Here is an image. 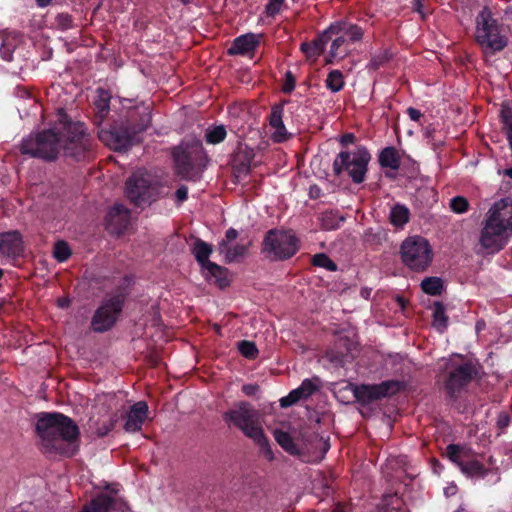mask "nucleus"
I'll list each match as a JSON object with an SVG mask.
<instances>
[{
    "mask_svg": "<svg viewBox=\"0 0 512 512\" xmlns=\"http://www.w3.org/2000/svg\"><path fill=\"white\" fill-rule=\"evenodd\" d=\"M19 149L23 155L46 162L55 161L61 151L65 157L80 162L93 157L94 140L83 122L73 121L65 110L60 108L57 110L54 124L23 138Z\"/></svg>",
    "mask_w": 512,
    "mask_h": 512,
    "instance_id": "f257e3e1",
    "label": "nucleus"
},
{
    "mask_svg": "<svg viewBox=\"0 0 512 512\" xmlns=\"http://www.w3.org/2000/svg\"><path fill=\"white\" fill-rule=\"evenodd\" d=\"M35 432L41 451L49 456L71 458L79 451L80 429L76 422L60 412L37 414Z\"/></svg>",
    "mask_w": 512,
    "mask_h": 512,
    "instance_id": "f03ea898",
    "label": "nucleus"
},
{
    "mask_svg": "<svg viewBox=\"0 0 512 512\" xmlns=\"http://www.w3.org/2000/svg\"><path fill=\"white\" fill-rule=\"evenodd\" d=\"M512 236V202L501 199L486 213L479 243L489 254L500 252Z\"/></svg>",
    "mask_w": 512,
    "mask_h": 512,
    "instance_id": "7ed1b4c3",
    "label": "nucleus"
},
{
    "mask_svg": "<svg viewBox=\"0 0 512 512\" xmlns=\"http://www.w3.org/2000/svg\"><path fill=\"white\" fill-rule=\"evenodd\" d=\"M150 124L151 114L148 107L132 109L124 120L115 122L109 129H100L98 138L114 151H126L139 141L138 135Z\"/></svg>",
    "mask_w": 512,
    "mask_h": 512,
    "instance_id": "20e7f679",
    "label": "nucleus"
},
{
    "mask_svg": "<svg viewBox=\"0 0 512 512\" xmlns=\"http://www.w3.org/2000/svg\"><path fill=\"white\" fill-rule=\"evenodd\" d=\"M223 420L229 427L239 429L246 437L252 439L269 460L273 459L269 440L259 422L258 411L249 402L240 401L235 404L233 408L223 413Z\"/></svg>",
    "mask_w": 512,
    "mask_h": 512,
    "instance_id": "39448f33",
    "label": "nucleus"
},
{
    "mask_svg": "<svg viewBox=\"0 0 512 512\" xmlns=\"http://www.w3.org/2000/svg\"><path fill=\"white\" fill-rule=\"evenodd\" d=\"M325 34L331 42L330 50L325 58V64H333L336 60H342L351 53V46L362 41L364 29L348 20L332 22Z\"/></svg>",
    "mask_w": 512,
    "mask_h": 512,
    "instance_id": "423d86ee",
    "label": "nucleus"
},
{
    "mask_svg": "<svg viewBox=\"0 0 512 512\" xmlns=\"http://www.w3.org/2000/svg\"><path fill=\"white\" fill-rule=\"evenodd\" d=\"M175 173L184 180L196 182L201 178L202 171L208 161L207 155L199 140L184 142L172 152Z\"/></svg>",
    "mask_w": 512,
    "mask_h": 512,
    "instance_id": "0eeeda50",
    "label": "nucleus"
},
{
    "mask_svg": "<svg viewBox=\"0 0 512 512\" xmlns=\"http://www.w3.org/2000/svg\"><path fill=\"white\" fill-rule=\"evenodd\" d=\"M476 375L477 369L470 361L447 362L438 377V383L445 394V400L449 403L456 402L467 391Z\"/></svg>",
    "mask_w": 512,
    "mask_h": 512,
    "instance_id": "6e6552de",
    "label": "nucleus"
},
{
    "mask_svg": "<svg viewBox=\"0 0 512 512\" xmlns=\"http://www.w3.org/2000/svg\"><path fill=\"white\" fill-rule=\"evenodd\" d=\"M129 293L128 285L123 283L117 285L106 296L92 316L91 328L94 332L103 333L115 325L123 311Z\"/></svg>",
    "mask_w": 512,
    "mask_h": 512,
    "instance_id": "1a4fd4ad",
    "label": "nucleus"
},
{
    "mask_svg": "<svg viewBox=\"0 0 512 512\" xmlns=\"http://www.w3.org/2000/svg\"><path fill=\"white\" fill-rule=\"evenodd\" d=\"M475 40L485 55H494L508 44V37L501 32V25L487 7L476 17Z\"/></svg>",
    "mask_w": 512,
    "mask_h": 512,
    "instance_id": "9d476101",
    "label": "nucleus"
},
{
    "mask_svg": "<svg viewBox=\"0 0 512 512\" xmlns=\"http://www.w3.org/2000/svg\"><path fill=\"white\" fill-rule=\"evenodd\" d=\"M299 239L290 231L270 229L262 242V252L272 261L292 258L299 250Z\"/></svg>",
    "mask_w": 512,
    "mask_h": 512,
    "instance_id": "9b49d317",
    "label": "nucleus"
},
{
    "mask_svg": "<svg viewBox=\"0 0 512 512\" xmlns=\"http://www.w3.org/2000/svg\"><path fill=\"white\" fill-rule=\"evenodd\" d=\"M370 160L371 155L364 146L357 147L352 154L341 151L333 161L334 175L340 176L343 172H347L355 184H360L365 180Z\"/></svg>",
    "mask_w": 512,
    "mask_h": 512,
    "instance_id": "f8f14e48",
    "label": "nucleus"
},
{
    "mask_svg": "<svg viewBox=\"0 0 512 512\" xmlns=\"http://www.w3.org/2000/svg\"><path fill=\"white\" fill-rule=\"evenodd\" d=\"M159 185L149 175L133 173L125 183V195L135 207H143L155 201Z\"/></svg>",
    "mask_w": 512,
    "mask_h": 512,
    "instance_id": "ddd939ff",
    "label": "nucleus"
},
{
    "mask_svg": "<svg viewBox=\"0 0 512 512\" xmlns=\"http://www.w3.org/2000/svg\"><path fill=\"white\" fill-rule=\"evenodd\" d=\"M401 259L411 270H426L432 262V251L428 241L422 237L407 238L401 245Z\"/></svg>",
    "mask_w": 512,
    "mask_h": 512,
    "instance_id": "4468645a",
    "label": "nucleus"
},
{
    "mask_svg": "<svg viewBox=\"0 0 512 512\" xmlns=\"http://www.w3.org/2000/svg\"><path fill=\"white\" fill-rule=\"evenodd\" d=\"M403 382L399 380H386L379 384L351 385L355 400L361 405L393 396L403 389Z\"/></svg>",
    "mask_w": 512,
    "mask_h": 512,
    "instance_id": "2eb2a0df",
    "label": "nucleus"
},
{
    "mask_svg": "<svg viewBox=\"0 0 512 512\" xmlns=\"http://www.w3.org/2000/svg\"><path fill=\"white\" fill-rule=\"evenodd\" d=\"M24 246L22 236L18 231H9L0 234V255L15 259L23 254Z\"/></svg>",
    "mask_w": 512,
    "mask_h": 512,
    "instance_id": "dca6fc26",
    "label": "nucleus"
},
{
    "mask_svg": "<svg viewBox=\"0 0 512 512\" xmlns=\"http://www.w3.org/2000/svg\"><path fill=\"white\" fill-rule=\"evenodd\" d=\"M288 102V100H283L274 104L269 114V125L275 130L273 140L277 143H282L289 139V134L283 122L284 106Z\"/></svg>",
    "mask_w": 512,
    "mask_h": 512,
    "instance_id": "f3484780",
    "label": "nucleus"
},
{
    "mask_svg": "<svg viewBox=\"0 0 512 512\" xmlns=\"http://www.w3.org/2000/svg\"><path fill=\"white\" fill-rule=\"evenodd\" d=\"M130 211L122 204H116L107 214V228L118 235L130 225Z\"/></svg>",
    "mask_w": 512,
    "mask_h": 512,
    "instance_id": "a211bd4d",
    "label": "nucleus"
},
{
    "mask_svg": "<svg viewBox=\"0 0 512 512\" xmlns=\"http://www.w3.org/2000/svg\"><path fill=\"white\" fill-rule=\"evenodd\" d=\"M148 414V404L145 401H138L130 407L125 414L126 422L124 429L126 432L141 431Z\"/></svg>",
    "mask_w": 512,
    "mask_h": 512,
    "instance_id": "6ab92c4d",
    "label": "nucleus"
},
{
    "mask_svg": "<svg viewBox=\"0 0 512 512\" xmlns=\"http://www.w3.org/2000/svg\"><path fill=\"white\" fill-rule=\"evenodd\" d=\"M260 44V35L254 33H246L236 37L230 47L227 49V54L230 56L247 55L255 52Z\"/></svg>",
    "mask_w": 512,
    "mask_h": 512,
    "instance_id": "aec40b11",
    "label": "nucleus"
},
{
    "mask_svg": "<svg viewBox=\"0 0 512 512\" xmlns=\"http://www.w3.org/2000/svg\"><path fill=\"white\" fill-rule=\"evenodd\" d=\"M95 92L93 123L99 127L109 115L112 94L103 87H98Z\"/></svg>",
    "mask_w": 512,
    "mask_h": 512,
    "instance_id": "412c9836",
    "label": "nucleus"
},
{
    "mask_svg": "<svg viewBox=\"0 0 512 512\" xmlns=\"http://www.w3.org/2000/svg\"><path fill=\"white\" fill-rule=\"evenodd\" d=\"M205 279L209 283H213L221 289H224L230 285L228 279V269L220 266L214 262H211L204 268H201Z\"/></svg>",
    "mask_w": 512,
    "mask_h": 512,
    "instance_id": "4be33fe9",
    "label": "nucleus"
},
{
    "mask_svg": "<svg viewBox=\"0 0 512 512\" xmlns=\"http://www.w3.org/2000/svg\"><path fill=\"white\" fill-rule=\"evenodd\" d=\"M329 42V37L325 34V30L319 33L312 41L303 42L300 45V50L306 55L308 59H316L322 55Z\"/></svg>",
    "mask_w": 512,
    "mask_h": 512,
    "instance_id": "5701e85b",
    "label": "nucleus"
},
{
    "mask_svg": "<svg viewBox=\"0 0 512 512\" xmlns=\"http://www.w3.org/2000/svg\"><path fill=\"white\" fill-rule=\"evenodd\" d=\"M212 252V245L200 238H197L195 240L191 248V253L194 255L197 263L200 265L201 268H204L211 263L209 257L211 256Z\"/></svg>",
    "mask_w": 512,
    "mask_h": 512,
    "instance_id": "b1692460",
    "label": "nucleus"
},
{
    "mask_svg": "<svg viewBox=\"0 0 512 512\" xmlns=\"http://www.w3.org/2000/svg\"><path fill=\"white\" fill-rule=\"evenodd\" d=\"M115 503V499L107 494L101 493L84 505L81 512H108Z\"/></svg>",
    "mask_w": 512,
    "mask_h": 512,
    "instance_id": "393cba45",
    "label": "nucleus"
},
{
    "mask_svg": "<svg viewBox=\"0 0 512 512\" xmlns=\"http://www.w3.org/2000/svg\"><path fill=\"white\" fill-rule=\"evenodd\" d=\"M379 164L382 168L398 170L400 168V156L393 146L383 148L378 156Z\"/></svg>",
    "mask_w": 512,
    "mask_h": 512,
    "instance_id": "a878e982",
    "label": "nucleus"
},
{
    "mask_svg": "<svg viewBox=\"0 0 512 512\" xmlns=\"http://www.w3.org/2000/svg\"><path fill=\"white\" fill-rule=\"evenodd\" d=\"M274 438L276 442L290 455H301V448L295 443L294 439L288 432L276 429L274 431Z\"/></svg>",
    "mask_w": 512,
    "mask_h": 512,
    "instance_id": "bb28decb",
    "label": "nucleus"
},
{
    "mask_svg": "<svg viewBox=\"0 0 512 512\" xmlns=\"http://www.w3.org/2000/svg\"><path fill=\"white\" fill-rule=\"evenodd\" d=\"M390 223L397 228H402L410 219V210L403 204H395L390 211Z\"/></svg>",
    "mask_w": 512,
    "mask_h": 512,
    "instance_id": "cd10ccee",
    "label": "nucleus"
},
{
    "mask_svg": "<svg viewBox=\"0 0 512 512\" xmlns=\"http://www.w3.org/2000/svg\"><path fill=\"white\" fill-rule=\"evenodd\" d=\"M349 340L348 339H341L339 341V346H345L346 352L340 351V350H331L327 352V358L331 363H333L335 366L343 367L347 361H349V358L353 359V355H351V350L348 347Z\"/></svg>",
    "mask_w": 512,
    "mask_h": 512,
    "instance_id": "c85d7f7f",
    "label": "nucleus"
},
{
    "mask_svg": "<svg viewBox=\"0 0 512 512\" xmlns=\"http://www.w3.org/2000/svg\"><path fill=\"white\" fill-rule=\"evenodd\" d=\"M433 326L443 332L448 327V316L442 302L436 301L433 307Z\"/></svg>",
    "mask_w": 512,
    "mask_h": 512,
    "instance_id": "c756f323",
    "label": "nucleus"
},
{
    "mask_svg": "<svg viewBox=\"0 0 512 512\" xmlns=\"http://www.w3.org/2000/svg\"><path fill=\"white\" fill-rule=\"evenodd\" d=\"M461 471L469 477H481L484 478L489 469L486 468L481 462L478 460L467 461L461 464Z\"/></svg>",
    "mask_w": 512,
    "mask_h": 512,
    "instance_id": "7c9ffc66",
    "label": "nucleus"
},
{
    "mask_svg": "<svg viewBox=\"0 0 512 512\" xmlns=\"http://www.w3.org/2000/svg\"><path fill=\"white\" fill-rule=\"evenodd\" d=\"M443 288V281L439 277H427L421 282L423 292L431 296L441 295Z\"/></svg>",
    "mask_w": 512,
    "mask_h": 512,
    "instance_id": "2f4dec72",
    "label": "nucleus"
},
{
    "mask_svg": "<svg viewBox=\"0 0 512 512\" xmlns=\"http://www.w3.org/2000/svg\"><path fill=\"white\" fill-rule=\"evenodd\" d=\"M227 131L224 125L208 127L205 131V141L208 144L216 145L225 140Z\"/></svg>",
    "mask_w": 512,
    "mask_h": 512,
    "instance_id": "473e14b6",
    "label": "nucleus"
},
{
    "mask_svg": "<svg viewBox=\"0 0 512 512\" xmlns=\"http://www.w3.org/2000/svg\"><path fill=\"white\" fill-rule=\"evenodd\" d=\"M220 248L226 252L225 259L226 262L231 263L236 261L239 257H242L246 254L247 248L244 245L237 244L233 247H228L225 240L220 242Z\"/></svg>",
    "mask_w": 512,
    "mask_h": 512,
    "instance_id": "72a5a7b5",
    "label": "nucleus"
},
{
    "mask_svg": "<svg viewBox=\"0 0 512 512\" xmlns=\"http://www.w3.org/2000/svg\"><path fill=\"white\" fill-rule=\"evenodd\" d=\"M326 87L333 93L339 92L344 87V78L340 70H332L325 80Z\"/></svg>",
    "mask_w": 512,
    "mask_h": 512,
    "instance_id": "f704fd0d",
    "label": "nucleus"
},
{
    "mask_svg": "<svg viewBox=\"0 0 512 512\" xmlns=\"http://www.w3.org/2000/svg\"><path fill=\"white\" fill-rule=\"evenodd\" d=\"M391 58L392 53L388 49L380 50L371 57L368 64V68L378 70L380 67L384 66L387 62H389Z\"/></svg>",
    "mask_w": 512,
    "mask_h": 512,
    "instance_id": "c9c22d12",
    "label": "nucleus"
},
{
    "mask_svg": "<svg viewBox=\"0 0 512 512\" xmlns=\"http://www.w3.org/2000/svg\"><path fill=\"white\" fill-rule=\"evenodd\" d=\"M72 254L70 246L64 240H59L54 244L53 257L60 263L67 261Z\"/></svg>",
    "mask_w": 512,
    "mask_h": 512,
    "instance_id": "e433bc0d",
    "label": "nucleus"
},
{
    "mask_svg": "<svg viewBox=\"0 0 512 512\" xmlns=\"http://www.w3.org/2000/svg\"><path fill=\"white\" fill-rule=\"evenodd\" d=\"M306 399H308V398L304 394L303 389H301V387L299 386L298 388L290 391L287 396L282 397L280 399V406L282 408H288V407L296 404L300 400H306Z\"/></svg>",
    "mask_w": 512,
    "mask_h": 512,
    "instance_id": "4c0bfd02",
    "label": "nucleus"
},
{
    "mask_svg": "<svg viewBox=\"0 0 512 512\" xmlns=\"http://www.w3.org/2000/svg\"><path fill=\"white\" fill-rule=\"evenodd\" d=\"M117 421L118 417L116 414H114L107 420H103L102 422H96L95 433L97 437L102 438L108 435L109 432H111L115 428Z\"/></svg>",
    "mask_w": 512,
    "mask_h": 512,
    "instance_id": "58836bf2",
    "label": "nucleus"
},
{
    "mask_svg": "<svg viewBox=\"0 0 512 512\" xmlns=\"http://www.w3.org/2000/svg\"><path fill=\"white\" fill-rule=\"evenodd\" d=\"M312 264L317 267L325 268L330 272L337 271V264L330 259V257L324 253L315 254L312 257Z\"/></svg>",
    "mask_w": 512,
    "mask_h": 512,
    "instance_id": "ea45409f",
    "label": "nucleus"
},
{
    "mask_svg": "<svg viewBox=\"0 0 512 512\" xmlns=\"http://www.w3.org/2000/svg\"><path fill=\"white\" fill-rule=\"evenodd\" d=\"M238 350L242 356L247 359L253 360L258 356V348L254 342L242 340L238 343Z\"/></svg>",
    "mask_w": 512,
    "mask_h": 512,
    "instance_id": "a19ab883",
    "label": "nucleus"
},
{
    "mask_svg": "<svg viewBox=\"0 0 512 512\" xmlns=\"http://www.w3.org/2000/svg\"><path fill=\"white\" fill-rule=\"evenodd\" d=\"M345 220L344 217L338 216L333 212H326L322 217V228L325 230H335L338 229L340 223Z\"/></svg>",
    "mask_w": 512,
    "mask_h": 512,
    "instance_id": "79ce46f5",
    "label": "nucleus"
},
{
    "mask_svg": "<svg viewBox=\"0 0 512 512\" xmlns=\"http://www.w3.org/2000/svg\"><path fill=\"white\" fill-rule=\"evenodd\" d=\"M55 26L61 31H67L75 27L74 19L69 13H58L55 16Z\"/></svg>",
    "mask_w": 512,
    "mask_h": 512,
    "instance_id": "37998d69",
    "label": "nucleus"
},
{
    "mask_svg": "<svg viewBox=\"0 0 512 512\" xmlns=\"http://www.w3.org/2000/svg\"><path fill=\"white\" fill-rule=\"evenodd\" d=\"M463 450V447L458 444H449L446 447V455L449 458L451 462L456 464L459 468H461V464L464 463V461L461 460L460 454Z\"/></svg>",
    "mask_w": 512,
    "mask_h": 512,
    "instance_id": "c03bdc74",
    "label": "nucleus"
},
{
    "mask_svg": "<svg viewBox=\"0 0 512 512\" xmlns=\"http://www.w3.org/2000/svg\"><path fill=\"white\" fill-rule=\"evenodd\" d=\"M450 208L454 213L462 214L468 211L469 202L463 196H455L450 200Z\"/></svg>",
    "mask_w": 512,
    "mask_h": 512,
    "instance_id": "a18cd8bd",
    "label": "nucleus"
},
{
    "mask_svg": "<svg viewBox=\"0 0 512 512\" xmlns=\"http://www.w3.org/2000/svg\"><path fill=\"white\" fill-rule=\"evenodd\" d=\"M435 133L436 129L433 127V125H428L424 128V138L428 141V143L433 147L434 150L442 146L441 141H436Z\"/></svg>",
    "mask_w": 512,
    "mask_h": 512,
    "instance_id": "49530a36",
    "label": "nucleus"
},
{
    "mask_svg": "<svg viewBox=\"0 0 512 512\" xmlns=\"http://www.w3.org/2000/svg\"><path fill=\"white\" fill-rule=\"evenodd\" d=\"M295 86H296L295 76L293 75V73L291 71H287L285 73V78H284L282 88H281L282 92L285 94H290L295 89Z\"/></svg>",
    "mask_w": 512,
    "mask_h": 512,
    "instance_id": "de8ad7c7",
    "label": "nucleus"
},
{
    "mask_svg": "<svg viewBox=\"0 0 512 512\" xmlns=\"http://www.w3.org/2000/svg\"><path fill=\"white\" fill-rule=\"evenodd\" d=\"M285 0H269L265 7L267 16L274 17L279 14L281 6Z\"/></svg>",
    "mask_w": 512,
    "mask_h": 512,
    "instance_id": "09e8293b",
    "label": "nucleus"
},
{
    "mask_svg": "<svg viewBox=\"0 0 512 512\" xmlns=\"http://www.w3.org/2000/svg\"><path fill=\"white\" fill-rule=\"evenodd\" d=\"M300 387L303 389L307 398L312 396L319 389V386L312 379L303 380Z\"/></svg>",
    "mask_w": 512,
    "mask_h": 512,
    "instance_id": "8fccbe9b",
    "label": "nucleus"
},
{
    "mask_svg": "<svg viewBox=\"0 0 512 512\" xmlns=\"http://www.w3.org/2000/svg\"><path fill=\"white\" fill-rule=\"evenodd\" d=\"M510 424V415L507 412H501L497 417V428L501 431L506 429Z\"/></svg>",
    "mask_w": 512,
    "mask_h": 512,
    "instance_id": "3c124183",
    "label": "nucleus"
},
{
    "mask_svg": "<svg viewBox=\"0 0 512 512\" xmlns=\"http://www.w3.org/2000/svg\"><path fill=\"white\" fill-rule=\"evenodd\" d=\"M176 199L183 203L188 199V188L185 185H181L175 192Z\"/></svg>",
    "mask_w": 512,
    "mask_h": 512,
    "instance_id": "603ef678",
    "label": "nucleus"
},
{
    "mask_svg": "<svg viewBox=\"0 0 512 512\" xmlns=\"http://www.w3.org/2000/svg\"><path fill=\"white\" fill-rule=\"evenodd\" d=\"M251 158H247L245 161L239 163L236 166V171L239 174H249L251 165H250Z\"/></svg>",
    "mask_w": 512,
    "mask_h": 512,
    "instance_id": "864d4df0",
    "label": "nucleus"
},
{
    "mask_svg": "<svg viewBox=\"0 0 512 512\" xmlns=\"http://www.w3.org/2000/svg\"><path fill=\"white\" fill-rule=\"evenodd\" d=\"M407 114H408L409 118L415 122H419L421 120V118L423 117V114L421 113V111L416 108H413V107H409L407 109Z\"/></svg>",
    "mask_w": 512,
    "mask_h": 512,
    "instance_id": "5fc2aeb1",
    "label": "nucleus"
},
{
    "mask_svg": "<svg viewBox=\"0 0 512 512\" xmlns=\"http://www.w3.org/2000/svg\"><path fill=\"white\" fill-rule=\"evenodd\" d=\"M259 386L257 384H246L242 387V392L247 396H253L258 391Z\"/></svg>",
    "mask_w": 512,
    "mask_h": 512,
    "instance_id": "6e6d98bb",
    "label": "nucleus"
},
{
    "mask_svg": "<svg viewBox=\"0 0 512 512\" xmlns=\"http://www.w3.org/2000/svg\"><path fill=\"white\" fill-rule=\"evenodd\" d=\"M356 141V137L353 133H345L340 138V143L343 146H347L349 144H353Z\"/></svg>",
    "mask_w": 512,
    "mask_h": 512,
    "instance_id": "4d7b16f0",
    "label": "nucleus"
},
{
    "mask_svg": "<svg viewBox=\"0 0 512 512\" xmlns=\"http://www.w3.org/2000/svg\"><path fill=\"white\" fill-rule=\"evenodd\" d=\"M309 196L312 199H317L321 196V189L317 185H312L309 188Z\"/></svg>",
    "mask_w": 512,
    "mask_h": 512,
    "instance_id": "13d9d810",
    "label": "nucleus"
},
{
    "mask_svg": "<svg viewBox=\"0 0 512 512\" xmlns=\"http://www.w3.org/2000/svg\"><path fill=\"white\" fill-rule=\"evenodd\" d=\"M226 243L235 240L238 237V231L234 228H229L225 234Z\"/></svg>",
    "mask_w": 512,
    "mask_h": 512,
    "instance_id": "bf43d9fd",
    "label": "nucleus"
},
{
    "mask_svg": "<svg viewBox=\"0 0 512 512\" xmlns=\"http://www.w3.org/2000/svg\"><path fill=\"white\" fill-rule=\"evenodd\" d=\"M424 0H414L413 9L423 16V4Z\"/></svg>",
    "mask_w": 512,
    "mask_h": 512,
    "instance_id": "052dcab7",
    "label": "nucleus"
},
{
    "mask_svg": "<svg viewBox=\"0 0 512 512\" xmlns=\"http://www.w3.org/2000/svg\"><path fill=\"white\" fill-rule=\"evenodd\" d=\"M70 304V301L68 299H59L58 300V305L59 307L61 308H65V307H68Z\"/></svg>",
    "mask_w": 512,
    "mask_h": 512,
    "instance_id": "680f3d73",
    "label": "nucleus"
},
{
    "mask_svg": "<svg viewBox=\"0 0 512 512\" xmlns=\"http://www.w3.org/2000/svg\"><path fill=\"white\" fill-rule=\"evenodd\" d=\"M36 1H37V5L39 7L43 8V7L48 6L51 3L52 0H36Z\"/></svg>",
    "mask_w": 512,
    "mask_h": 512,
    "instance_id": "e2e57ef3",
    "label": "nucleus"
},
{
    "mask_svg": "<svg viewBox=\"0 0 512 512\" xmlns=\"http://www.w3.org/2000/svg\"><path fill=\"white\" fill-rule=\"evenodd\" d=\"M384 512H401V511L397 508H387Z\"/></svg>",
    "mask_w": 512,
    "mask_h": 512,
    "instance_id": "0e129e2a",
    "label": "nucleus"
},
{
    "mask_svg": "<svg viewBox=\"0 0 512 512\" xmlns=\"http://www.w3.org/2000/svg\"><path fill=\"white\" fill-rule=\"evenodd\" d=\"M369 294H370V293H369V291H367V290H362V291H361V295H362L363 297H365V298H368Z\"/></svg>",
    "mask_w": 512,
    "mask_h": 512,
    "instance_id": "69168bd1",
    "label": "nucleus"
},
{
    "mask_svg": "<svg viewBox=\"0 0 512 512\" xmlns=\"http://www.w3.org/2000/svg\"><path fill=\"white\" fill-rule=\"evenodd\" d=\"M398 302H399V304L401 305V307H402V308H404V307H405V300H404L403 298H400V297H399V298H398Z\"/></svg>",
    "mask_w": 512,
    "mask_h": 512,
    "instance_id": "338daca9",
    "label": "nucleus"
},
{
    "mask_svg": "<svg viewBox=\"0 0 512 512\" xmlns=\"http://www.w3.org/2000/svg\"><path fill=\"white\" fill-rule=\"evenodd\" d=\"M506 174L510 177H512V168L506 170Z\"/></svg>",
    "mask_w": 512,
    "mask_h": 512,
    "instance_id": "774afa93",
    "label": "nucleus"
}]
</instances>
